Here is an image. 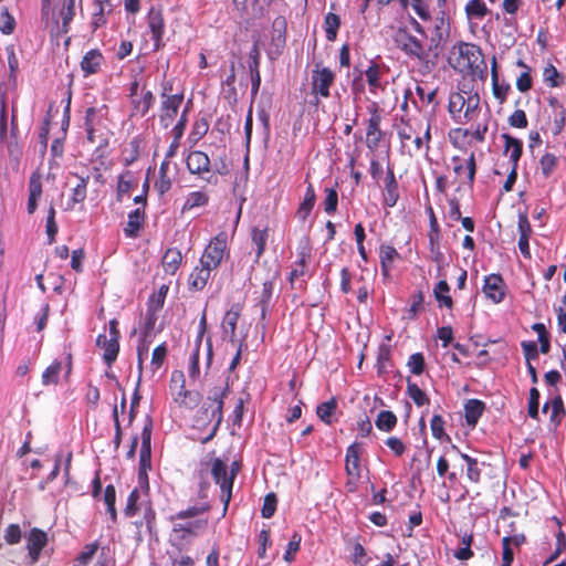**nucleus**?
<instances>
[{
    "label": "nucleus",
    "instance_id": "nucleus-1",
    "mask_svg": "<svg viewBox=\"0 0 566 566\" xmlns=\"http://www.w3.org/2000/svg\"><path fill=\"white\" fill-rule=\"evenodd\" d=\"M210 511L208 503L189 506L169 516L171 523V543L182 551L193 538L202 534L208 527V518L200 515Z\"/></svg>",
    "mask_w": 566,
    "mask_h": 566
},
{
    "label": "nucleus",
    "instance_id": "nucleus-2",
    "mask_svg": "<svg viewBox=\"0 0 566 566\" xmlns=\"http://www.w3.org/2000/svg\"><path fill=\"white\" fill-rule=\"evenodd\" d=\"M449 62L455 71L473 80L484 81L486 77V62L482 50L476 44L460 42L454 45Z\"/></svg>",
    "mask_w": 566,
    "mask_h": 566
},
{
    "label": "nucleus",
    "instance_id": "nucleus-3",
    "mask_svg": "<svg viewBox=\"0 0 566 566\" xmlns=\"http://www.w3.org/2000/svg\"><path fill=\"white\" fill-rule=\"evenodd\" d=\"M160 104L158 120L163 128H168L178 117L180 107L185 99V88L176 77L167 78L166 75L160 83Z\"/></svg>",
    "mask_w": 566,
    "mask_h": 566
},
{
    "label": "nucleus",
    "instance_id": "nucleus-4",
    "mask_svg": "<svg viewBox=\"0 0 566 566\" xmlns=\"http://www.w3.org/2000/svg\"><path fill=\"white\" fill-rule=\"evenodd\" d=\"M448 111L451 118L460 124L474 122L480 113V95L476 92L459 91L449 96Z\"/></svg>",
    "mask_w": 566,
    "mask_h": 566
},
{
    "label": "nucleus",
    "instance_id": "nucleus-5",
    "mask_svg": "<svg viewBox=\"0 0 566 566\" xmlns=\"http://www.w3.org/2000/svg\"><path fill=\"white\" fill-rule=\"evenodd\" d=\"M363 452L364 448L359 442H354L346 449L345 472L347 480L345 482V490L348 493H355L358 490L363 478V467L360 463Z\"/></svg>",
    "mask_w": 566,
    "mask_h": 566
},
{
    "label": "nucleus",
    "instance_id": "nucleus-6",
    "mask_svg": "<svg viewBox=\"0 0 566 566\" xmlns=\"http://www.w3.org/2000/svg\"><path fill=\"white\" fill-rule=\"evenodd\" d=\"M75 10L76 0H62L57 14L51 12L50 18L44 20L51 36L59 39L69 33Z\"/></svg>",
    "mask_w": 566,
    "mask_h": 566
},
{
    "label": "nucleus",
    "instance_id": "nucleus-7",
    "mask_svg": "<svg viewBox=\"0 0 566 566\" xmlns=\"http://www.w3.org/2000/svg\"><path fill=\"white\" fill-rule=\"evenodd\" d=\"M211 475L221 489V501L223 502L222 516H224L232 496L235 471L230 470V472H228L226 463L221 459L216 458L211 463Z\"/></svg>",
    "mask_w": 566,
    "mask_h": 566
},
{
    "label": "nucleus",
    "instance_id": "nucleus-8",
    "mask_svg": "<svg viewBox=\"0 0 566 566\" xmlns=\"http://www.w3.org/2000/svg\"><path fill=\"white\" fill-rule=\"evenodd\" d=\"M229 391V384L226 381L223 386L214 387L207 397L205 412L207 413V418L211 421L214 420L216 423L212 432L203 440V442H208L212 439L221 423L223 419V399L228 396Z\"/></svg>",
    "mask_w": 566,
    "mask_h": 566
},
{
    "label": "nucleus",
    "instance_id": "nucleus-9",
    "mask_svg": "<svg viewBox=\"0 0 566 566\" xmlns=\"http://www.w3.org/2000/svg\"><path fill=\"white\" fill-rule=\"evenodd\" d=\"M369 118L366 120V147L376 151L385 138V132L380 128L382 120L381 109L377 102H371L368 107Z\"/></svg>",
    "mask_w": 566,
    "mask_h": 566
},
{
    "label": "nucleus",
    "instance_id": "nucleus-10",
    "mask_svg": "<svg viewBox=\"0 0 566 566\" xmlns=\"http://www.w3.org/2000/svg\"><path fill=\"white\" fill-rule=\"evenodd\" d=\"M228 234L224 231L216 234L208 245L205 248L199 263L205 264L208 269L217 270L224 258L227 250Z\"/></svg>",
    "mask_w": 566,
    "mask_h": 566
},
{
    "label": "nucleus",
    "instance_id": "nucleus-11",
    "mask_svg": "<svg viewBox=\"0 0 566 566\" xmlns=\"http://www.w3.org/2000/svg\"><path fill=\"white\" fill-rule=\"evenodd\" d=\"M335 73L329 67L316 63L311 74V92L316 97L328 98L331 96L329 88L335 82ZM315 104H318L316 98Z\"/></svg>",
    "mask_w": 566,
    "mask_h": 566
},
{
    "label": "nucleus",
    "instance_id": "nucleus-12",
    "mask_svg": "<svg viewBox=\"0 0 566 566\" xmlns=\"http://www.w3.org/2000/svg\"><path fill=\"white\" fill-rule=\"evenodd\" d=\"M397 46L409 57L426 61L430 52L424 50L419 39L410 34L406 29H399L395 35Z\"/></svg>",
    "mask_w": 566,
    "mask_h": 566
},
{
    "label": "nucleus",
    "instance_id": "nucleus-13",
    "mask_svg": "<svg viewBox=\"0 0 566 566\" xmlns=\"http://www.w3.org/2000/svg\"><path fill=\"white\" fill-rule=\"evenodd\" d=\"M147 28L153 40V51L158 52L165 46V18L160 9L151 8L147 14Z\"/></svg>",
    "mask_w": 566,
    "mask_h": 566
},
{
    "label": "nucleus",
    "instance_id": "nucleus-14",
    "mask_svg": "<svg viewBox=\"0 0 566 566\" xmlns=\"http://www.w3.org/2000/svg\"><path fill=\"white\" fill-rule=\"evenodd\" d=\"M99 124V111L96 107H88L84 117V126L87 134V140L93 145H97L98 148L107 144V138L101 130Z\"/></svg>",
    "mask_w": 566,
    "mask_h": 566
},
{
    "label": "nucleus",
    "instance_id": "nucleus-15",
    "mask_svg": "<svg viewBox=\"0 0 566 566\" xmlns=\"http://www.w3.org/2000/svg\"><path fill=\"white\" fill-rule=\"evenodd\" d=\"M449 18L444 9H441L439 15L434 20V28L428 49V52H431L434 57H437L442 50V46L449 36Z\"/></svg>",
    "mask_w": 566,
    "mask_h": 566
},
{
    "label": "nucleus",
    "instance_id": "nucleus-16",
    "mask_svg": "<svg viewBox=\"0 0 566 566\" xmlns=\"http://www.w3.org/2000/svg\"><path fill=\"white\" fill-rule=\"evenodd\" d=\"M151 430L153 421L147 419L142 430V448L139 453V478H147V471L151 469Z\"/></svg>",
    "mask_w": 566,
    "mask_h": 566
},
{
    "label": "nucleus",
    "instance_id": "nucleus-17",
    "mask_svg": "<svg viewBox=\"0 0 566 566\" xmlns=\"http://www.w3.org/2000/svg\"><path fill=\"white\" fill-rule=\"evenodd\" d=\"M381 195L382 205L387 208L395 207L400 198L399 185L395 176L394 166L391 165H388L386 168Z\"/></svg>",
    "mask_w": 566,
    "mask_h": 566
},
{
    "label": "nucleus",
    "instance_id": "nucleus-18",
    "mask_svg": "<svg viewBox=\"0 0 566 566\" xmlns=\"http://www.w3.org/2000/svg\"><path fill=\"white\" fill-rule=\"evenodd\" d=\"M483 292L493 303H501L506 294V285L501 274H490L484 280Z\"/></svg>",
    "mask_w": 566,
    "mask_h": 566
},
{
    "label": "nucleus",
    "instance_id": "nucleus-19",
    "mask_svg": "<svg viewBox=\"0 0 566 566\" xmlns=\"http://www.w3.org/2000/svg\"><path fill=\"white\" fill-rule=\"evenodd\" d=\"M186 166L191 175L202 176L211 171L209 156L201 150H192L186 157Z\"/></svg>",
    "mask_w": 566,
    "mask_h": 566
},
{
    "label": "nucleus",
    "instance_id": "nucleus-20",
    "mask_svg": "<svg viewBox=\"0 0 566 566\" xmlns=\"http://www.w3.org/2000/svg\"><path fill=\"white\" fill-rule=\"evenodd\" d=\"M142 515L143 517L140 520H137L133 523L136 527V538L138 541H142L143 535L146 533L149 535L156 533V512L153 507V504H146Z\"/></svg>",
    "mask_w": 566,
    "mask_h": 566
},
{
    "label": "nucleus",
    "instance_id": "nucleus-21",
    "mask_svg": "<svg viewBox=\"0 0 566 566\" xmlns=\"http://www.w3.org/2000/svg\"><path fill=\"white\" fill-rule=\"evenodd\" d=\"M48 544V535L44 531L33 527L27 536V548L32 563L38 562L42 549Z\"/></svg>",
    "mask_w": 566,
    "mask_h": 566
},
{
    "label": "nucleus",
    "instance_id": "nucleus-22",
    "mask_svg": "<svg viewBox=\"0 0 566 566\" xmlns=\"http://www.w3.org/2000/svg\"><path fill=\"white\" fill-rule=\"evenodd\" d=\"M452 163L454 164L453 172L457 176H461L463 172H465L467 174V184L470 188H472L474 180H475V174H476V161H475L474 151H471L465 164L462 163V160L459 156H453Z\"/></svg>",
    "mask_w": 566,
    "mask_h": 566
},
{
    "label": "nucleus",
    "instance_id": "nucleus-23",
    "mask_svg": "<svg viewBox=\"0 0 566 566\" xmlns=\"http://www.w3.org/2000/svg\"><path fill=\"white\" fill-rule=\"evenodd\" d=\"M96 345L101 347L103 352V359L105 364L111 367L117 359L119 353V340L108 338L105 334H101L96 338Z\"/></svg>",
    "mask_w": 566,
    "mask_h": 566
},
{
    "label": "nucleus",
    "instance_id": "nucleus-24",
    "mask_svg": "<svg viewBox=\"0 0 566 566\" xmlns=\"http://www.w3.org/2000/svg\"><path fill=\"white\" fill-rule=\"evenodd\" d=\"M103 63L102 52L98 49H92L84 54L80 65L84 76H90L98 73Z\"/></svg>",
    "mask_w": 566,
    "mask_h": 566
},
{
    "label": "nucleus",
    "instance_id": "nucleus-25",
    "mask_svg": "<svg viewBox=\"0 0 566 566\" xmlns=\"http://www.w3.org/2000/svg\"><path fill=\"white\" fill-rule=\"evenodd\" d=\"M491 81H492V93L494 98L500 103H505L507 95L511 91V85L509 83H500L499 81V72H497V62L496 57H492L491 63Z\"/></svg>",
    "mask_w": 566,
    "mask_h": 566
},
{
    "label": "nucleus",
    "instance_id": "nucleus-26",
    "mask_svg": "<svg viewBox=\"0 0 566 566\" xmlns=\"http://www.w3.org/2000/svg\"><path fill=\"white\" fill-rule=\"evenodd\" d=\"M212 269L205 264L197 265L188 276V287L190 291H202L211 277Z\"/></svg>",
    "mask_w": 566,
    "mask_h": 566
},
{
    "label": "nucleus",
    "instance_id": "nucleus-27",
    "mask_svg": "<svg viewBox=\"0 0 566 566\" xmlns=\"http://www.w3.org/2000/svg\"><path fill=\"white\" fill-rule=\"evenodd\" d=\"M174 401L181 408L192 410L196 408L201 399V395L196 390H187L186 387L182 389L170 392Z\"/></svg>",
    "mask_w": 566,
    "mask_h": 566
},
{
    "label": "nucleus",
    "instance_id": "nucleus-28",
    "mask_svg": "<svg viewBox=\"0 0 566 566\" xmlns=\"http://www.w3.org/2000/svg\"><path fill=\"white\" fill-rule=\"evenodd\" d=\"M451 449L453 451H455L457 453H459L461 459L465 462V464H467L465 476H467L468 481L473 484H479L481 482L482 470L480 468V463H479L478 459H475L467 453L461 452L457 446H452Z\"/></svg>",
    "mask_w": 566,
    "mask_h": 566
},
{
    "label": "nucleus",
    "instance_id": "nucleus-29",
    "mask_svg": "<svg viewBox=\"0 0 566 566\" xmlns=\"http://www.w3.org/2000/svg\"><path fill=\"white\" fill-rule=\"evenodd\" d=\"M146 504H151L149 499H142V492L135 488L128 495L126 500V505L124 507V515L126 517H133L137 513H144V506Z\"/></svg>",
    "mask_w": 566,
    "mask_h": 566
},
{
    "label": "nucleus",
    "instance_id": "nucleus-30",
    "mask_svg": "<svg viewBox=\"0 0 566 566\" xmlns=\"http://www.w3.org/2000/svg\"><path fill=\"white\" fill-rule=\"evenodd\" d=\"M384 69H381V66L375 62H370L367 70L365 71L369 92L371 94L376 95L379 91L385 90L386 83L381 82V76L384 75Z\"/></svg>",
    "mask_w": 566,
    "mask_h": 566
},
{
    "label": "nucleus",
    "instance_id": "nucleus-31",
    "mask_svg": "<svg viewBox=\"0 0 566 566\" xmlns=\"http://www.w3.org/2000/svg\"><path fill=\"white\" fill-rule=\"evenodd\" d=\"M94 12L92 14L91 27L93 31L104 27L107 23L106 15L112 12L111 0H93Z\"/></svg>",
    "mask_w": 566,
    "mask_h": 566
},
{
    "label": "nucleus",
    "instance_id": "nucleus-32",
    "mask_svg": "<svg viewBox=\"0 0 566 566\" xmlns=\"http://www.w3.org/2000/svg\"><path fill=\"white\" fill-rule=\"evenodd\" d=\"M242 306L237 303L231 306L229 311L226 312L222 321L223 332L229 336L231 342H234L237 336V324L241 316Z\"/></svg>",
    "mask_w": 566,
    "mask_h": 566
},
{
    "label": "nucleus",
    "instance_id": "nucleus-33",
    "mask_svg": "<svg viewBox=\"0 0 566 566\" xmlns=\"http://www.w3.org/2000/svg\"><path fill=\"white\" fill-rule=\"evenodd\" d=\"M155 102V96L151 91H144L140 97L135 96L130 98L132 103V114L130 116H139L144 117L149 109L153 107Z\"/></svg>",
    "mask_w": 566,
    "mask_h": 566
},
{
    "label": "nucleus",
    "instance_id": "nucleus-34",
    "mask_svg": "<svg viewBox=\"0 0 566 566\" xmlns=\"http://www.w3.org/2000/svg\"><path fill=\"white\" fill-rule=\"evenodd\" d=\"M209 200H210V196L207 191H205V190L191 191L187 195V197L181 206L180 212H181V214H185V213L190 212L197 208L206 207L209 203Z\"/></svg>",
    "mask_w": 566,
    "mask_h": 566
},
{
    "label": "nucleus",
    "instance_id": "nucleus-35",
    "mask_svg": "<svg viewBox=\"0 0 566 566\" xmlns=\"http://www.w3.org/2000/svg\"><path fill=\"white\" fill-rule=\"evenodd\" d=\"M489 130L488 120L484 123H479L473 132H470L467 128H454L450 132L449 136L453 145H455V139L459 137L465 138L468 136H472L479 143H483L485 140V135Z\"/></svg>",
    "mask_w": 566,
    "mask_h": 566
},
{
    "label": "nucleus",
    "instance_id": "nucleus-36",
    "mask_svg": "<svg viewBox=\"0 0 566 566\" xmlns=\"http://www.w3.org/2000/svg\"><path fill=\"white\" fill-rule=\"evenodd\" d=\"M502 138L504 139V154L510 157L512 166H517L523 155L522 140L510 134H502Z\"/></svg>",
    "mask_w": 566,
    "mask_h": 566
},
{
    "label": "nucleus",
    "instance_id": "nucleus-37",
    "mask_svg": "<svg viewBox=\"0 0 566 566\" xmlns=\"http://www.w3.org/2000/svg\"><path fill=\"white\" fill-rule=\"evenodd\" d=\"M145 222L144 208H136L128 213V219L124 228V233L127 238H136Z\"/></svg>",
    "mask_w": 566,
    "mask_h": 566
},
{
    "label": "nucleus",
    "instance_id": "nucleus-38",
    "mask_svg": "<svg viewBox=\"0 0 566 566\" xmlns=\"http://www.w3.org/2000/svg\"><path fill=\"white\" fill-rule=\"evenodd\" d=\"M551 410L549 420L554 424V427H558L562 422V419L566 415V410L564 407V401L559 395L554 397L551 401H546L543 406V412H547Z\"/></svg>",
    "mask_w": 566,
    "mask_h": 566
},
{
    "label": "nucleus",
    "instance_id": "nucleus-39",
    "mask_svg": "<svg viewBox=\"0 0 566 566\" xmlns=\"http://www.w3.org/2000/svg\"><path fill=\"white\" fill-rule=\"evenodd\" d=\"M274 282H275V276L266 279L262 283V289L260 291L259 296L256 297V300H258L256 304L261 308V317L262 318H264L266 316V313H268V310H269V306H270V303H271V300L273 296V292H274Z\"/></svg>",
    "mask_w": 566,
    "mask_h": 566
},
{
    "label": "nucleus",
    "instance_id": "nucleus-40",
    "mask_svg": "<svg viewBox=\"0 0 566 566\" xmlns=\"http://www.w3.org/2000/svg\"><path fill=\"white\" fill-rule=\"evenodd\" d=\"M311 260V250L308 248H303L297 253V261L295 262L292 271L289 275V282L293 285L294 282L301 276L305 275L307 264Z\"/></svg>",
    "mask_w": 566,
    "mask_h": 566
},
{
    "label": "nucleus",
    "instance_id": "nucleus-41",
    "mask_svg": "<svg viewBox=\"0 0 566 566\" xmlns=\"http://www.w3.org/2000/svg\"><path fill=\"white\" fill-rule=\"evenodd\" d=\"M399 258H400V255H399L398 251L392 245H381L380 247L379 260H380L381 274L385 277H388L390 275L392 264Z\"/></svg>",
    "mask_w": 566,
    "mask_h": 566
},
{
    "label": "nucleus",
    "instance_id": "nucleus-42",
    "mask_svg": "<svg viewBox=\"0 0 566 566\" xmlns=\"http://www.w3.org/2000/svg\"><path fill=\"white\" fill-rule=\"evenodd\" d=\"M181 261V252L177 248H169L161 259V265L167 274L174 275L178 271Z\"/></svg>",
    "mask_w": 566,
    "mask_h": 566
},
{
    "label": "nucleus",
    "instance_id": "nucleus-43",
    "mask_svg": "<svg viewBox=\"0 0 566 566\" xmlns=\"http://www.w3.org/2000/svg\"><path fill=\"white\" fill-rule=\"evenodd\" d=\"M316 201V195L314 191V187L311 182L307 184L303 201L301 202L296 216L298 219L305 221L310 213L312 212L314 205Z\"/></svg>",
    "mask_w": 566,
    "mask_h": 566
},
{
    "label": "nucleus",
    "instance_id": "nucleus-44",
    "mask_svg": "<svg viewBox=\"0 0 566 566\" xmlns=\"http://www.w3.org/2000/svg\"><path fill=\"white\" fill-rule=\"evenodd\" d=\"M484 411V402L470 399L464 406V417L469 426L474 427Z\"/></svg>",
    "mask_w": 566,
    "mask_h": 566
},
{
    "label": "nucleus",
    "instance_id": "nucleus-45",
    "mask_svg": "<svg viewBox=\"0 0 566 566\" xmlns=\"http://www.w3.org/2000/svg\"><path fill=\"white\" fill-rule=\"evenodd\" d=\"M42 195V182L39 176L34 174L29 180V200H28V212L32 214L36 210L38 200Z\"/></svg>",
    "mask_w": 566,
    "mask_h": 566
},
{
    "label": "nucleus",
    "instance_id": "nucleus-46",
    "mask_svg": "<svg viewBox=\"0 0 566 566\" xmlns=\"http://www.w3.org/2000/svg\"><path fill=\"white\" fill-rule=\"evenodd\" d=\"M77 179L75 187L72 189L71 196V208H73L76 203H82L86 199L87 195V184L90 181V176H80L77 174H72Z\"/></svg>",
    "mask_w": 566,
    "mask_h": 566
},
{
    "label": "nucleus",
    "instance_id": "nucleus-47",
    "mask_svg": "<svg viewBox=\"0 0 566 566\" xmlns=\"http://www.w3.org/2000/svg\"><path fill=\"white\" fill-rule=\"evenodd\" d=\"M169 161L163 160L159 166L158 178L155 180L154 188L160 195H165L171 188V179L168 176Z\"/></svg>",
    "mask_w": 566,
    "mask_h": 566
},
{
    "label": "nucleus",
    "instance_id": "nucleus-48",
    "mask_svg": "<svg viewBox=\"0 0 566 566\" xmlns=\"http://www.w3.org/2000/svg\"><path fill=\"white\" fill-rule=\"evenodd\" d=\"M450 286L446 280H441L433 289V295L440 307L444 306L449 310L453 307V300L449 294Z\"/></svg>",
    "mask_w": 566,
    "mask_h": 566
},
{
    "label": "nucleus",
    "instance_id": "nucleus-49",
    "mask_svg": "<svg viewBox=\"0 0 566 566\" xmlns=\"http://www.w3.org/2000/svg\"><path fill=\"white\" fill-rule=\"evenodd\" d=\"M549 105L555 108L552 132L554 136H558L564 130L566 125V109L556 98H551Z\"/></svg>",
    "mask_w": 566,
    "mask_h": 566
},
{
    "label": "nucleus",
    "instance_id": "nucleus-50",
    "mask_svg": "<svg viewBox=\"0 0 566 566\" xmlns=\"http://www.w3.org/2000/svg\"><path fill=\"white\" fill-rule=\"evenodd\" d=\"M209 130V123L205 117L198 118L193 122L191 132L187 138L190 147H193L198 142L206 136Z\"/></svg>",
    "mask_w": 566,
    "mask_h": 566
},
{
    "label": "nucleus",
    "instance_id": "nucleus-51",
    "mask_svg": "<svg viewBox=\"0 0 566 566\" xmlns=\"http://www.w3.org/2000/svg\"><path fill=\"white\" fill-rule=\"evenodd\" d=\"M268 238H269L268 228H264V229L253 228L252 229L251 240H252L253 244L255 245V261H259V259L265 252Z\"/></svg>",
    "mask_w": 566,
    "mask_h": 566
},
{
    "label": "nucleus",
    "instance_id": "nucleus-52",
    "mask_svg": "<svg viewBox=\"0 0 566 566\" xmlns=\"http://www.w3.org/2000/svg\"><path fill=\"white\" fill-rule=\"evenodd\" d=\"M407 395L417 407H423L430 403L427 394L410 378H407Z\"/></svg>",
    "mask_w": 566,
    "mask_h": 566
},
{
    "label": "nucleus",
    "instance_id": "nucleus-53",
    "mask_svg": "<svg viewBox=\"0 0 566 566\" xmlns=\"http://www.w3.org/2000/svg\"><path fill=\"white\" fill-rule=\"evenodd\" d=\"M135 186V179L133 172L129 170L124 171L118 176L117 187H116V196L117 200L122 201L123 197L133 189Z\"/></svg>",
    "mask_w": 566,
    "mask_h": 566
},
{
    "label": "nucleus",
    "instance_id": "nucleus-54",
    "mask_svg": "<svg viewBox=\"0 0 566 566\" xmlns=\"http://www.w3.org/2000/svg\"><path fill=\"white\" fill-rule=\"evenodd\" d=\"M324 31L326 39L331 42L337 38V32L340 27V18L336 13L328 12L324 18Z\"/></svg>",
    "mask_w": 566,
    "mask_h": 566
},
{
    "label": "nucleus",
    "instance_id": "nucleus-55",
    "mask_svg": "<svg viewBox=\"0 0 566 566\" xmlns=\"http://www.w3.org/2000/svg\"><path fill=\"white\" fill-rule=\"evenodd\" d=\"M61 371H62V363L59 360H54L42 373V376H41L42 385H44V386L57 385Z\"/></svg>",
    "mask_w": 566,
    "mask_h": 566
},
{
    "label": "nucleus",
    "instance_id": "nucleus-56",
    "mask_svg": "<svg viewBox=\"0 0 566 566\" xmlns=\"http://www.w3.org/2000/svg\"><path fill=\"white\" fill-rule=\"evenodd\" d=\"M397 421V416L392 411L381 410L377 416L375 424L380 431L390 432L396 427Z\"/></svg>",
    "mask_w": 566,
    "mask_h": 566
},
{
    "label": "nucleus",
    "instance_id": "nucleus-57",
    "mask_svg": "<svg viewBox=\"0 0 566 566\" xmlns=\"http://www.w3.org/2000/svg\"><path fill=\"white\" fill-rule=\"evenodd\" d=\"M337 409V401L334 397L319 403L316 408L317 417L326 424H332V416Z\"/></svg>",
    "mask_w": 566,
    "mask_h": 566
},
{
    "label": "nucleus",
    "instance_id": "nucleus-58",
    "mask_svg": "<svg viewBox=\"0 0 566 566\" xmlns=\"http://www.w3.org/2000/svg\"><path fill=\"white\" fill-rule=\"evenodd\" d=\"M473 543V535L472 534H464L461 537V547H459L457 551H454L453 556L458 560H468L471 557H473V551L471 549V545Z\"/></svg>",
    "mask_w": 566,
    "mask_h": 566
},
{
    "label": "nucleus",
    "instance_id": "nucleus-59",
    "mask_svg": "<svg viewBox=\"0 0 566 566\" xmlns=\"http://www.w3.org/2000/svg\"><path fill=\"white\" fill-rule=\"evenodd\" d=\"M103 500H104V503L106 504V510L111 516V520L113 522H116V520H117V511L115 507L116 490L113 484H108L105 488Z\"/></svg>",
    "mask_w": 566,
    "mask_h": 566
},
{
    "label": "nucleus",
    "instance_id": "nucleus-60",
    "mask_svg": "<svg viewBox=\"0 0 566 566\" xmlns=\"http://www.w3.org/2000/svg\"><path fill=\"white\" fill-rule=\"evenodd\" d=\"M464 10L469 18L476 19H483L489 13V9L482 0H470Z\"/></svg>",
    "mask_w": 566,
    "mask_h": 566
},
{
    "label": "nucleus",
    "instance_id": "nucleus-61",
    "mask_svg": "<svg viewBox=\"0 0 566 566\" xmlns=\"http://www.w3.org/2000/svg\"><path fill=\"white\" fill-rule=\"evenodd\" d=\"M558 164L557 157L552 153L544 154L539 159L541 172L545 178L552 176Z\"/></svg>",
    "mask_w": 566,
    "mask_h": 566
},
{
    "label": "nucleus",
    "instance_id": "nucleus-62",
    "mask_svg": "<svg viewBox=\"0 0 566 566\" xmlns=\"http://www.w3.org/2000/svg\"><path fill=\"white\" fill-rule=\"evenodd\" d=\"M517 65L524 67L525 71L521 73V75L516 80V88L525 93L532 88L533 82L531 76V69L522 61H517Z\"/></svg>",
    "mask_w": 566,
    "mask_h": 566
},
{
    "label": "nucleus",
    "instance_id": "nucleus-63",
    "mask_svg": "<svg viewBox=\"0 0 566 566\" xmlns=\"http://www.w3.org/2000/svg\"><path fill=\"white\" fill-rule=\"evenodd\" d=\"M140 139L138 137H134L129 144L128 147L124 150V153H127V155L124 156V165L130 166L134 164L140 154Z\"/></svg>",
    "mask_w": 566,
    "mask_h": 566
},
{
    "label": "nucleus",
    "instance_id": "nucleus-64",
    "mask_svg": "<svg viewBox=\"0 0 566 566\" xmlns=\"http://www.w3.org/2000/svg\"><path fill=\"white\" fill-rule=\"evenodd\" d=\"M98 543L93 542L90 544H86L83 547V551L78 554V556L75 558L76 566H86L91 562V559L94 557L98 549Z\"/></svg>",
    "mask_w": 566,
    "mask_h": 566
}]
</instances>
